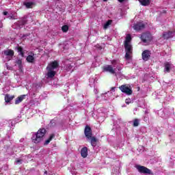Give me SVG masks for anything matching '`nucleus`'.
Masks as SVG:
<instances>
[{
	"mask_svg": "<svg viewBox=\"0 0 175 175\" xmlns=\"http://www.w3.org/2000/svg\"><path fill=\"white\" fill-rule=\"evenodd\" d=\"M84 134L85 137L90 140V144L92 147H96L98 144V139L95 136H92V129L91 126L86 125L84 129Z\"/></svg>",
	"mask_w": 175,
	"mask_h": 175,
	"instance_id": "obj_1",
	"label": "nucleus"
},
{
	"mask_svg": "<svg viewBox=\"0 0 175 175\" xmlns=\"http://www.w3.org/2000/svg\"><path fill=\"white\" fill-rule=\"evenodd\" d=\"M46 132V129H40L38 132L32 136V142L35 143V144H38V143H40V142L43 140V137H44Z\"/></svg>",
	"mask_w": 175,
	"mask_h": 175,
	"instance_id": "obj_2",
	"label": "nucleus"
},
{
	"mask_svg": "<svg viewBox=\"0 0 175 175\" xmlns=\"http://www.w3.org/2000/svg\"><path fill=\"white\" fill-rule=\"evenodd\" d=\"M140 39L143 43H150L152 40V35L150 32L142 33Z\"/></svg>",
	"mask_w": 175,
	"mask_h": 175,
	"instance_id": "obj_3",
	"label": "nucleus"
},
{
	"mask_svg": "<svg viewBox=\"0 0 175 175\" xmlns=\"http://www.w3.org/2000/svg\"><path fill=\"white\" fill-rule=\"evenodd\" d=\"M137 170H138L139 173L142 174H154L151 170L148 169L147 167H144L143 165H137L135 166Z\"/></svg>",
	"mask_w": 175,
	"mask_h": 175,
	"instance_id": "obj_4",
	"label": "nucleus"
},
{
	"mask_svg": "<svg viewBox=\"0 0 175 175\" xmlns=\"http://www.w3.org/2000/svg\"><path fill=\"white\" fill-rule=\"evenodd\" d=\"M124 50H125V59H131L132 58V53L133 51V49H132V45H124Z\"/></svg>",
	"mask_w": 175,
	"mask_h": 175,
	"instance_id": "obj_5",
	"label": "nucleus"
},
{
	"mask_svg": "<svg viewBox=\"0 0 175 175\" xmlns=\"http://www.w3.org/2000/svg\"><path fill=\"white\" fill-rule=\"evenodd\" d=\"M119 90L126 95H132L133 91L132 88L127 86V85H122L119 87Z\"/></svg>",
	"mask_w": 175,
	"mask_h": 175,
	"instance_id": "obj_6",
	"label": "nucleus"
},
{
	"mask_svg": "<svg viewBox=\"0 0 175 175\" xmlns=\"http://www.w3.org/2000/svg\"><path fill=\"white\" fill-rule=\"evenodd\" d=\"M133 28L137 31H142V29H144L146 28V25L142 22H138L133 25Z\"/></svg>",
	"mask_w": 175,
	"mask_h": 175,
	"instance_id": "obj_7",
	"label": "nucleus"
},
{
	"mask_svg": "<svg viewBox=\"0 0 175 175\" xmlns=\"http://www.w3.org/2000/svg\"><path fill=\"white\" fill-rule=\"evenodd\" d=\"M142 55L144 61H148L151 57V51L149 50H145L142 52Z\"/></svg>",
	"mask_w": 175,
	"mask_h": 175,
	"instance_id": "obj_8",
	"label": "nucleus"
},
{
	"mask_svg": "<svg viewBox=\"0 0 175 175\" xmlns=\"http://www.w3.org/2000/svg\"><path fill=\"white\" fill-rule=\"evenodd\" d=\"M59 66V63L57 60H55L52 62H51L46 67V69H51L52 70H54V69H57Z\"/></svg>",
	"mask_w": 175,
	"mask_h": 175,
	"instance_id": "obj_9",
	"label": "nucleus"
},
{
	"mask_svg": "<svg viewBox=\"0 0 175 175\" xmlns=\"http://www.w3.org/2000/svg\"><path fill=\"white\" fill-rule=\"evenodd\" d=\"M104 72H109L111 75H115V76H117V73H116V71L113 68V66L111 65H107V66L103 67Z\"/></svg>",
	"mask_w": 175,
	"mask_h": 175,
	"instance_id": "obj_10",
	"label": "nucleus"
},
{
	"mask_svg": "<svg viewBox=\"0 0 175 175\" xmlns=\"http://www.w3.org/2000/svg\"><path fill=\"white\" fill-rule=\"evenodd\" d=\"M173 64L172 63L167 62L164 63V72L165 73H170V70Z\"/></svg>",
	"mask_w": 175,
	"mask_h": 175,
	"instance_id": "obj_11",
	"label": "nucleus"
},
{
	"mask_svg": "<svg viewBox=\"0 0 175 175\" xmlns=\"http://www.w3.org/2000/svg\"><path fill=\"white\" fill-rule=\"evenodd\" d=\"M3 54L6 57H11V58H13L14 56V51H13V49L5 50L3 51Z\"/></svg>",
	"mask_w": 175,
	"mask_h": 175,
	"instance_id": "obj_12",
	"label": "nucleus"
},
{
	"mask_svg": "<svg viewBox=\"0 0 175 175\" xmlns=\"http://www.w3.org/2000/svg\"><path fill=\"white\" fill-rule=\"evenodd\" d=\"M15 50H17L21 57H24V56L25 55V53L24 52V49L23 48V46L18 45L15 47Z\"/></svg>",
	"mask_w": 175,
	"mask_h": 175,
	"instance_id": "obj_13",
	"label": "nucleus"
},
{
	"mask_svg": "<svg viewBox=\"0 0 175 175\" xmlns=\"http://www.w3.org/2000/svg\"><path fill=\"white\" fill-rule=\"evenodd\" d=\"M81 155L82 158H87V157H88V148L86 146L82 148L81 150Z\"/></svg>",
	"mask_w": 175,
	"mask_h": 175,
	"instance_id": "obj_14",
	"label": "nucleus"
},
{
	"mask_svg": "<svg viewBox=\"0 0 175 175\" xmlns=\"http://www.w3.org/2000/svg\"><path fill=\"white\" fill-rule=\"evenodd\" d=\"M46 70H48L46 75L49 79H53V77H54L57 73L55 71L50 68H46Z\"/></svg>",
	"mask_w": 175,
	"mask_h": 175,
	"instance_id": "obj_15",
	"label": "nucleus"
},
{
	"mask_svg": "<svg viewBox=\"0 0 175 175\" xmlns=\"http://www.w3.org/2000/svg\"><path fill=\"white\" fill-rule=\"evenodd\" d=\"M163 39H170V38H173V31H167L164 32L163 33Z\"/></svg>",
	"mask_w": 175,
	"mask_h": 175,
	"instance_id": "obj_16",
	"label": "nucleus"
},
{
	"mask_svg": "<svg viewBox=\"0 0 175 175\" xmlns=\"http://www.w3.org/2000/svg\"><path fill=\"white\" fill-rule=\"evenodd\" d=\"M14 98V95H10L9 94H6L5 96V102L6 103H9L10 102H12V100H13Z\"/></svg>",
	"mask_w": 175,
	"mask_h": 175,
	"instance_id": "obj_17",
	"label": "nucleus"
},
{
	"mask_svg": "<svg viewBox=\"0 0 175 175\" xmlns=\"http://www.w3.org/2000/svg\"><path fill=\"white\" fill-rule=\"evenodd\" d=\"M25 96H26V95L24 94V95H21V96H18V98H16L15 100V105H18V104L21 103L23 100L25 99Z\"/></svg>",
	"mask_w": 175,
	"mask_h": 175,
	"instance_id": "obj_18",
	"label": "nucleus"
},
{
	"mask_svg": "<svg viewBox=\"0 0 175 175\" xmlns=\"http://www.w3.org/2000/svg\"><path fill=\"white\" fill-rule=\"evenodd\" d=\"M55 135L54 133L50 134L49 139H46L44 143V146H47L50 143V142H51V140H53V139H55Z\"/></svg>",
	"mask_w": 175,
	"mask_h": 175,
	"instance_id": "obj_19",
	"label": "nucleus"
},
{
	"mask_svg": "<svg viewBox=\"0 0 175 175\" xmlns=\"http://www.w3.org/2000/svg\"><path fill=\"white\" fill-rule=\"evenodd\" d=\"M33 55H35V54L33 53V55H29L27 57L26 60L29 64H33V62H35V57Z\"/></svg>",
	"mask_w": 175,
	"mask_h": 175,
	"instance_id": "obj_20",
	"label": "nucleus"
},
{
	"mask_svg": "<svg viewBox=\"0 0 175 175\" xmlns=\"http://www.w3.org/2000/svg\"><path fill=\"white\" fill-rule=\"evenodd\" d=\"M139 2L142 6H148L151 3V0H139Z\"/></svg>",
	"mask_w": 175,
	"mask_h": 175,
	"instance_id": "obj_21",
	"label": "nucleus"
},
{
	"mask_svg": "<svg viewBox=\"0 0 175 175\" xmlns=\"http://www.w3.org/2000/svg\"><path fill=\"white\" fill-rule=\"evenodd\" d=\"M131 40H132V37L130 36V34H128L126 36V39L124 40V46L126 45H130L131 44Z\"/></svg>",
	"mask_w": 175,
	"mask_h": 175,
	"instance_id": "obj_22",
	"label": "nucleus"
},
{
	"mask_svg": "<svg viewBox=\"0 0 175 175\" xmlns=\"http://www.w3.org/2000/svg\"><path fill=\"white\" fill-rule=\"evenodd\" d=\"M111 23H113L112 20H109L107 21L103 26V29H107L109 28V27H110V25H111Z\"/></svg>",
	"mask_w": 175,
	"mask_h": 175,
	"instance_id": "obj_23",
	"label": "nucleus"
},
{
	"mask_svg": "<svg viewBox=\"0 0 175 175\" xmlns=\"http://www.w3.org/2000/svg\"><path fill=\"white\" fill-rule=\"evenodd\" d=\"M16 64H17L19 70H23V60H21V59H18L16 61Z\"/></svg>",
	"mask_w": 175,
	"mask_h": 175,
	"instance_id": "obj_24",
	"label": "nucleus"
},
{
	"mask_svg": "<svg viewBox=\"0 0 175 175\" xmlns=\"http://www.w3.org/2000/svg\"><path fill=\"white\" fill-rule=\"evenodd\" d=\"M24 5L27 9H32V5H35V3L33 2H27L24 3Z\"/></svg>",
	"mask_w": 175,
	"mask_h": 175,
	"instance_id": "obj_25",
	"label": "nucleus"
},
{
	"mask_svg": "<svg viewBox=\"0 0 175 175\" xmlns=\"http://www.w3.org/2000/svg\"><path fill=\"white\" fill-rule=\"evenodd\" d=\"M62 32H68L69 31V26L65 25L62 27Z\"/></svg>",
	"mask_w": 175,
	"mask_h": 175,
	"instance_id": "obj_26",
	"label": "nucleus"
},
{
	"mask_svg": "<svg viewBox=\"0 0 175 175\" xmlns=\"http://www.w3.org/2000/svg\"><path fill=\"white\" fill-rule=\"evenodd\" d=\"M55 125H57V122L55 121V120H51L50 122V126L54 127L55 126Z\"/></svg>",
	"mask_w": 175,
	"mask_h": 175,
	"instance_id": "obj_27",
	"label": "nucleus"
},
{
	"mask_svg": "<svg viewBox=\"0 0 175 175\" xmlns=\"http://www.w3.org/2000/svg\"><path fill=\"white\" fill-rule=\"evenodd\" d=\"M133 126H139V119H135L133 120Z\"/></svg>",
	"mask_w": 175,
	"mask_h": 175,
	"instance_id": "obj_28",
	"label": "nucleus"
},
{
	"mask_svg": "<svg viewBox=\"0 0 175 175\" xmlns=\"http://www.w3.org/2000/svg\"><path fill=\"white\" fill-rule=\"evenodd\" d=\"M25 24H27V21H25L24 19L19 21V25H25Z\"/></svg>",
	"mask_w": 175,
	"mask_h": 175,
	"instance_id": "obj_29",
	"label": "nucleus"
},
{
	"mask_svg": "<svg viewBox=\"0 0 175 175\" xmlns=\"http://www.w3.org/2000/svg\"><path fill=\"white\" fill-rule=\"evenodd\" d=\"M125 103H126V105H129V104L131 103V99H130V98H126V99L125 100Z\"/></svg>",
	"mask_w": 175,
	"mask_h": 175,
	"instance_id": "obj_30",
	"label": "nucleus"
},
{
	"mask_svg": "<svg viewBox=\"0 0 175 175\" xmlns=\"http://www.w3.org/2000/svg\"><path fill=\"white\" fill-rule=\"evenodd\" d=\"M3 16H8V12H3Z\"/></svg>",
	"mask_w": 175,
	"mask_h": 175,
	"instance_id": "obj_31",
	"label": "nucleus"
},
{
	"mask_svg": "<svg viewBox=\"0 0 175 175\" xmlns=\"http://www.w3.org/2000/svg\"><path fill=\"white\" fill-rule=\"evenodd\" d=\"M16 163H21V160H20V159L16 160Z\"/></svg>",
	"mask_w": 175,
	"mask_h": 175,
	"instance_id": "obj_32",
	"label": "nucleus"
},
{
	"mask_svg": "<svg viewBox=\"0 0 175 175\" xmlns=\"http://www.w3.org/2000/svg\"><path fill=\"white\" fill-rule=\"evenodd\" d=\"M118 2H120V3H122V2H124L125 0H118Z\"/></svg>",
	"mask_w": 175,
	"mask_h": 175,
	"instance_id": "obj_33",
	"label": "nucleus"
},
{
	"mask_svg": "<svg viewBox=\"0 0 175 175\" xmlns=\"http://www.w3.org/2000/svg\"><path fill=\"white\" fill-rule=\"evenodd\" d=\"M118 70H121L122 68L121 67H117Z\"/></svg>",
	"mask_w": 175,
	"mask_h": 175,
	"instance_id": "obj_34",
	"label": "nucleus"
},
{
	"mask_svg": "<svg viewBox=\"0 0 175 175\" xmlns=\"http://www.w3.org/2000/svg\"><path fill=\"white\" fill-rule=\"evenodd\" d=\"M45 174H47V171L45 172Z\"/></svg>",
	"mask_w": 175,
	"mask_h": 175,
	"instance_id": "obj_35",
	"label": "nucleus"
},
{
	"mask_svg": "<svg viewBox=\"0 0 175 175\" xmlns=\"http://www.w3.org/2000/svg\"><path fill=\"white\" fill-rule=\"evenodd\" d=\"M105 2H106V1H107V0H103Z\"/></svg>",
	"mask_w": 175,
	"mask_h": 175,
	"instance_id": "obj_36",
	"label": "nucleus"
},
{
	"mask_svg": "<svg viewBox=\"0 0 175 175\" xmlns=\"http://www.w3.org/2000/svg\"><path fill=\"white\" fill-rule=\"evenodd\" d=\"M112 90H114V88H112Z\"/></svg>",
	"mask_w": 175,
	"mask_h": 175,
	"instance_id": "obj_37",
	"label": "nucleus"
}]
</instances>
